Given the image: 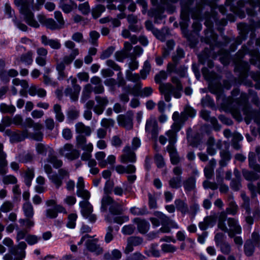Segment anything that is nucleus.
I'll list each match as a JSON object with an SVG mask.
<instances>
[{
    "label": "nucleus",
    "instance_id": "f257e3e1",
    "mask_svg": "<svg viewBox=\"0 0 260 260\" xmlns=\"http://www.w3.org/2000/svg\"><path fill=\"white\" fill-rule=\"evenodd\" d=\"M226 106L230 110L233 116L238 121L242 119L241 112L245 115V120L248 124L253 119L258 125L260 123L259 112L251 109L247 105L245 96L241 95L240 99L234 100L233 98L228 99Z\"/></svg>",
    "mask_w": 260,
    "mask_h": 260
},
{
    "label": "nucleus",
    "instance_id": "f03ea898",
    "mask_svg": "<svg viewBox=\"0 0 260 260\" xmlns=\"http://www.w3.org/2000/svg\"><path fill=\"white\" fill-rule=\"evenodd\" d=\"M167 78V73L165 71H161L156 75L155 81L157 83H160L159 90L164 96L165 101L169 102L171 99V95L176 99H179L181 96L182 86L179 79L175 77L172 78V82L174 85L169 83H161L162 81L166 80Z\"/></svg>",
    "mask_w": 260,
    "mask_h": 260
},
{
    "label": "nucleus",
    "instance_id": "7ed1b4c3",
    "mask_svg": "<svg viewBox=\"0 0 260 260\" xmlns=\"http://www.w3.org/2000/svg\"><path fill=\"white\" fill-rule=\"evenodd\" d=\"M108 183L109 181H107L104 188V195L101 201L100 210L102 212H107L108 210L111 215H120L123 211L122 204L115 201L109 196L111 190L108 187Z\"/></svg>",
    "mask_w": 260,
    "mask_h": 260
},
{
    "label": "nucleus",
    "instance_id": "20e7f679",
    "mask_svg": "<svg viewBox=\"0 0 260 260\" xmlns=\"http://www.w3.org/2000/svg\"><path fill=\"white\" fill-rule=\"evenodd\" d=\"M33 2L34 0H14L15 4L20 7V13L26 22L30 26L38 28L39 24L34 19V14L29 10V7Z\"/></svg>",
    "mask_w": 260,
    "mask_h": 260
},
{
    "label": "nucleus",
    "instance_id": "39448f33",
    "mask_svg": "<svg viewBox=\"0 0 260 260\" xmlns=\"http://www.w3.org/2000/svg\"><path fill=\"white\" fill-rule=\"evenodd\" d=\"M132 144V148L129 146H126L123 149V154L120 156V161L121 162L126 163L127 161L134 162L136 161V154L134 151L140 146V140L138 138H134L133 139Z\"/></svg>",
    "mask_w": 260,
    "mask_h": 260
},
{
    "label": "nucleus",
    "instance_id": "423d86ee",
    "mask_svg": "<svg viewBox=\"0 0 260 260\" xmlns=\"http://www.w3.org/2000/svg\"><path fill=\"white\" fill-rule=\"evenodd\" d=\"M79 53L78 49H74L72 50L69 55L64 56L61 61L57 62L56 69L58 72L59 79H63L67 76V74L65 71V65L71 64Z\"/></svg>",
    "mask_w": 260,
    "mask_h": 260
},
{
    "label": "nucleus",
    "instance_id": "0eeeda50",
    "mask_svg": "<svg viewBox=\"0 0 260 260\" xmlns=\"http://www.w3.org/2000/svg\"><path fill=\"white\" fill-rule=\"evenodd\" d=\"M82 216L90 222H94L96 220V215L92 213L93 206L88 201H82L79 203Z\"/></svg>",
    "mask_w": 260,
    "mask_h": 260
},
{
    "label": "nucleus",
    "instance_id": "6e6552de",
    "mask_svg": "<svg viewBox=\"0 0 260 260\" xmlns=\"http://www.w3.org/2000/svg\"><path fill=\"white\" fill-rule=\"evenodd\" d=\"M59 154L70 160H74L78 158L80 155V152L74 148L71 144H66L63 147L58 149Z\"/></svg>",
    "mask_w": 260,
    "mask_h": 260
},
{
    "label": "nucleus",
    "instance_id": "1a4fd4ad",
    "mask_svg": "<svg viewBox=\"0 0 260 260\" xmlns=\"http://www.w3.org/2000/svg\"><path fill=\"white\" fill-rule=\"evenodd\" d=\"M58 175L54 174L48 176L49 179L57 188L62 185L63 178H69L70 175L69 170L65 168L60 169L58 170Z\"/></svg>",
    "mask_w": 260,
    "mask_h": 260
},
{
    "label": "nucleus",
    "instance_id": "9d476101",
    "mask_svg": "<svg viewBox=\"0 0 260 260\" xmlns=\"http://www.w3.org/2000/svg\"><path fill=\"white\" fill-rule=\"evenodd\" d=\"M228 225V231L225 233L228 234L230 238L234 237L236 234H240L242 233V228L239 225L238 221L235 218L229 217L227 219Z\"/></svg>",
    "mask_w": 260,
    "mask_h": 260
},
{
    "label": "nucleus",
    "instance_id": "9b49d317",
    "mask_svg": "<svg viewBox=\"0 0 260 260\" xmlns=\"http://www.w3.org/2000/svg\"><path fill=\"white\" fill-rule=\"evenodd\" d=\"M69 80L71 81L73 88H68L65 90L66 94L69 96L72 101L77 100L78 95L81 90V87L76 84L77 79L72 77H70Z\"/></svg>",
    "mask_w": 260,
    "mask_h": 260
},
{
    "label": "nucleus",
    "instance_id": "f8f14e48",
    "mask_svg": "<svg viewBox=\"0 0 260 260\" xmlns=\"http://www.w3.org/2000/svg\"><path fill=\"white\" fill-rule=\"evenodd\" d=\"M133 114L131 112H128L125 115H119L117 120L119 125L124 127L126 129H131L133 127Z\"/></svg>",
    "mask_w": 260,
    "mask_h": 260
},
{
    "label": "nucleus",
    "instance_id": "ddd939ff",
    "mask_svg": "<svg viewBox=\"0 0 260 260\" xmlns=\"http://www.w3.org/2000/svg\"><path fill=\"white\" fill-rule=\"evenodd\" d=\"M95 100L96 105L93 108V111L98 115H101L109 103L108 99L106 96L97 95L95 97Z\"/></svg>",
    "mask_w": 260,
    "mask_h": 260
},
{
    "label": "nucleus",
    "instance_id": "4468645a",
    "mask_svg": "<svg viewBox=\"0 0 260 260\" xmlns=\"http://www.w3.org/2000/svg\"><path fill=\"white\" fill-rule=\"evenodd\" d=\"M97 239H90L89 238L85 241V245L88 250L98 255L103 253V249L99 245L97 244Z\"/></svg>",
    "mask_w": 260,
    "mask_h": 260
},
{
    "label": "nucleus",
    "instance_id": "2eb2a0df",
    "mask_svg": "<svg viewBox=\"0 0 260 260\" xmlns=\"http://www.w3.org/2000/svg\"><path fill=\"white\" fill-rule=\"evenodd\" d=\"M145 130L147 132L151 134L153 138H155L157 135L158 128L157 121L154 117H150L146 121Z\"/></svg>",
    "mask_w": 260,
    "mask_h": 260
},
{
    "label": "nucleus",
    "instance_id": "dca6fc26",
    "mask_svg": "<svg viewBox=\"0 0 260 260\" xmlns=\"http://www.w3.org/2000/svg\"><path fill=\"white\" fill-rule=\"evenodd\" d=\"M38 19L41 24L49 29L52 30L60 29L57 23L52 18H47L43 15H39Z\"/></svg>",
    "mask_w": 260,
    "mask_h": 260
},
{
    "label": "nucleus",
    "instance_id": "f3484780",
    "mask_svg": "<svg viewBox=\"0 0 260 260\" xmlns=\"http://www.w3.org/2000/svg\"><path fill=\"white\" fill-rule=\"evenodd\" d=\"M26 247V243L24 242H21L17 247H14L11 250V253L16 257L14 260H22V258L25 257L24 250Z\"/></svg>",
    "mask_w": 260,
    "mask_h": 260
},
{
    "label": "nucleus",
    "instance_id": "a211bd4d",
    "mask_svg": "<svg viewBox=\"0 0 260 260\" xmlns=\"http://www.w3.org/2000/svg\"><path fill=\"white\" fill-rule=\"evenodd\" d=\"M207 152L211 155H214L216 152V149H220L221 146V141H218L215 142V140L213 137H210L207 143Z\"/></svg>",
    "mask_w": 260,
    "mask_h": 260
},
{
    "label": "nucleus",
    "instance_id": "6ab92c4d",
    "mask_svg": "<svg viewBox=\"0 0 260 260\" xmlns=\"http://www.w3.org/2000/svg\"><path fill=\"white\" fill-rule=\"evenodd\" d=\"M259 148L256 149L255 152H250L248 155L249 167L256 172H259V166L256 163L257 158L259 159Z\"/></svg>",
    "mask_w": 260,
    "mask_h": 260
},
{
    "label": "nucleus",
    "instance_id": "aec40b11",
    "mask_svg": "<svg viewBox=\"0 0 260 260\" xmlns=\"http://www.w3.org/2000/svg\"><path fill=\"white\" fill-rule=\"evenodd\" d=\"M216 221V216L215 215L207 216L204 220L199 223V227L201 230H205L208 228L213 227Z\"/></svg>",
    "mask_w": 260,
    "mask_h": 260
},
{
    "label": "nucleus",
    "instance_id": "412c9836",
    "mask_svg": "<svg viewBox=\"0 0 260 260\" xmlns=\"http://www.w3.org/2000/svg\"><path fill=\"white\" fill-rule=\"evenodd\" d=\"M38 56L36 58V63L41 67H44L46 64V56L48 51L43 47L37 49Z\"/></svg>",
    "mask_w": 260,
    "mask_h": 260
},
{
    "label": "nucleus",
    "instance_id": "4be33fe9",
    "mask_svg": "<svg viewBox=\"0 0 260 260\" xmlns=\"http://www.w3.org/2000/svg\"><path fill=\"white\" fill-rule=\"evenodd\" d=\"M180 126L177 123L173 124L171 129L166 133V136L168 138L169 143L175 144L177 141V133L180 129Z\"/></svg>",
    "mask_w": 260,
    "mask_h": 260
},
{
    "label": "nucleus",
    "instance_id": "5701e85b",
    "mask_svg": "<svg viewBox=\"0 0 260 260\" xmlns=\"http://www.w3.org/2000/svg\"><path fill=\"white\" fill-rule=\"evenodd\" d=\"M158 218L161 220V224H168L170 227L175 229H178L179 226L174 220H171L169 217L160 212H156L154 213Z\"/></svg>",
    "mask_w": 260,
    "mask_h": 260
},
{
    "label": "nucleus",
    "instance_id": "b1692460",
    "mask_svg": "<svg viewBox=\"0 0 260 260\" xmlns=\"http://www.w3.org/2000/svg\"><path fill=\"white\" fill-rule=\"evenodd\" d=\"M28 93L31 96L38 95L39 98H44L46 96V91L36 85H31L28 89Z\"/></svg>",
    "mask_w": 260,
    "mask_h": 260
},
{
    "label": "nucleus",
    "instance_id": "393cba45",
    "mask_svg": "<svg viewBox=\"0 0 260 260\" xmlns=\"http://www.w3.org/2000/svg\"><path fill=\"white\" fill-rule=\"evenodd\" d=\"M134 222L137 224V229L141 234L147 233L149 229V223L144 219H141L138 218L134 219Z\"/></svg>",
    "mask_w": 260,
    "mask_h": 260
},
{
    "label": "nucleus",
    "instance_id": "a878e982",
    "mask_svg": "<svg viewBox=\"0 0 260 260\" xmlns=\"http://www.w3.org/2000/svg\"><path fill=\"white\" fill-rule=\"evenodd\" d=\"M41 42L45 45H49L54 49H59L61 47V44L58 40L49 39L46 36L41 37Z\"/></svg>",
    "mask_w": 260,
    "mask_h": 260
},
{
    "label": "nucleus",
    "instance_id": "bb28decb",
    "mask_svg": "<svg viewBox=\"0 0 260 260\" xmlns=\"http://www.w3.org/2000/svg\"><path fill=\"white\" fill-rule=\"evenodd\" d=\"M216 165V160L212 159L204 169V174L208 179H211L214 174V170Z\"/></svg>",
    "mask_w": 260,
    "mask_h": 260
},
{
    "label": "nucleus",
    "instance_id": "cd10ccee",
    "mask_svg": "<svg viewBox=\"0 0 260 260\" xmlns=\"http://www.w3.org/2000/svg\"><path fill=\"white\" fill-rule=\"evenodd\" d=\"M75 130L77 133L83 134L86 136H89L91 133V128L88 126H86L81 122L76 124Z\"/></svg>",
    "mask_w": 260,
    "mask_h": 260
},
{
    "label": "nucleus",
    "instance_id": "c85d7f7f",
    "mask_svg": "<svg viewBox=\"0 0 260 260\" xmlns=\"http://www.w3.org/2000/svg\"><path fill=\"white\" fill-rule=\"evenodd\" d=\"M201 117L206 120H208L210 119V121L213 125L214 128L216 131H218L220 129V126L218 124V122L217 119L214 118H210L209 117V113L208 111L206 110H202L201 112Z\"/></svg>",
    "mask_w": 260,
    "mask_h": 260
},
{
    "label": "nucleus",
    "instance_id": "c756f323",
    "mask_svg": "<svg viewBox=\"0 0 260 260\" xmlns=\"http://www.w3.org/2000/svg\"><path fill=\"white\" fill-rule=\"evenodd\" d=\"M238 210V206L233 199L232 196L229 198L228 207L226 209L227 214L235 215Z\"/></svg>",
    "mask_w": 260,
    "mask_h": 260
},
{
    "label": "nucleus",
    "instance_id": "7c9ffc66",
    "mask_svg": "<svg viewBox=\"0 0 260 260\" xmlns=\"http://www.w3.org/2000/svg\"><path fill=\"white\" fill-rule=\"evenodd\" d=\"M77 7L76 4L73 1H70L69 3L60 2L59 5V8L65 13H70L74 9H76Z\"/></svg>",
    "mask_w": 260,
    "mask_h": 260
},
{
    "label": "nucleus",
    "instance_id": "2f4dec72",
    "mask_svg": "<svg viewBox=\"0 0 260 260\" xmlns=\"http://www.w3.org/2000/svg\"><path fill=\"white\" fill-rule=\"evenodd\" d=\"M174 203L177 210L179 211L182 214L184 215L188 213V205L184 201L177 199L175 201Z\"/></svg>",
    "mask_w": 260,
    "mask_h": 260
},
{
    "label": "nucleus",
    "instance_id": "473e14b6",
    "mask_svg": "<svg viewBox=\"0 0 260 260\" xmlns=\"http://www.w3.org/2000/svg\"><path fill=\"white\" fill-rule=\"evenodd\" d=\"M67 119L70 121L77 119L80 115V111L76 107H70L67 112Z\"/></svg>",
    "mask_w": 260,
    "mask_h": 260
},
{
    "label": "nucleus",
    "instance_id": "72a5a7b5",
    "mask_svg": "<svg viewBox=\"0 0 260 260\" xmlns=\"http://www.w3.org/2000/svg\"><path fill=\"white\" fill-rule=\"evenodd\" d=\"M23 211L26 217L32 218L34 214V209L30 202H26L22 207Z\"/></svg>",
    "mask_w": 260,
    "mask_h": 260
},
{
    "label": "nucleus",
    "instance_id": "f704fd0d",
    "mask_svg": "<svg viewBox=\"0 0 260 260\" xmlns=\"http://www.w3.org/2000/svg\"><path fill=\"white\" fill-rule=\"evenodd\" d=\"M158 244L156 243L152 244L149 249L145 252V253L148 256H153L155 257H158L160 256V252L157 249Z\"/></svg>",
    "mask_w": 260,
    "mask_h": 260
},
{
    "label": "nucleus",
    "instance_id": "c9c22d12",
    "mask_svg": "<svg viewBox=\"0 0 260 260\" xmlns=\"http://www.w3.org/2000/svg\"><path fill=\"white\" fill-rule=\"evenodd\" d=\"M227 217L224 212H221L219 216L217 223L218 228L224 232L228 231V227L226 226L225 221L227 220Z\"/></svg>",
    "mask_w": 260,
    "mask_h": 260
},
{
    "label": "nucleus",
    "instance_id": "e433bc0d",
    "mask_svg": "<svg viewBox=\"0 0 260 260\" xmlns=\"http://www.w3.org/2000/svg\"><path fill=\"white\" fill-rule=\"evenodd\" d=\"M53 111L55 114V119L59 122H62L65 117L62 112L61 106L58 104H55L53 106Z\"/></svg>",
    "mask_w": 260,
    "mask_h": 260
},
{
    "label": "nucleus",
    "instance_id": "4c0bfd02",
    "mask_svg": "<svg viewBox=\"0 0 260 260\" xmlns=\"http://www.w3.org/2000/svg\"><path fill=\"white\" fill-rule=\"evenodd\" d=\"M169 184L171 188L178 189L182 186L181 176L173 177L169 181Z\"/></svg>",
    "mask_w": 260,
    "mask_h": 260
},
{
    "label": "nucleus",
    "instance_id": "58836bf2",
    "mask_svg": "<svg viewBox=\"0 0 260 260\" xmlns=\"http://www.w3.org/2000/svg\"><path fill=\"white\" fill-rule=\"evenodd\" d=\"M92 90L93 88L91 84H87L85 85L82 91L81 101L83 102H84L85 101H86L90 97V93Z\"/></svg>",
    "mask_w": 260,
    "mask_h": 260
},
{
    "label": "nucleus",
    "instance_id": "ea45409f",
    "mask_svg": "<svg viewBox=\"0 0 260 260\" xmlns=\"http://www.w3.org/2000/svg\"><path fill=\"white\" fill-rule=\"evenodd\" d=\"M106 220L108 222H116L117 223L121 224L123 222L128 220V217L127 216H117L114 218L112 219L110 215H107L105 217Z\"/></svg>",
    "mask_w": 260,
    "mask_h": 260
},
{
    "label": "nucleus",
    "instance_id": "a19ab883",
    "mask_svg": "<svg viewBox=\"0 0 260 260\" xmlns=\"http://www.w3.org/2000/svg\"><path fill=\"white\" fill-rule=\"evenodd\" d=\"M95 157L98 161L99 165L102 168H105L107 165V160L105 159L106 153L103 151H99L95 154Z\"/></svg>",
    "mask_w": 260,
    "mask_h": 260
},
{
    "label": "nucleus",
    "instance_id": "79ce46f5",
    "mask_svg": "<svg viewBox=\"0 0 260 260\" xmlns=\"http://www.w3.org/2000/svg\"><path fill=\"white\" fill-rule=\"evenodd\" d=\"M33 52L29 51L27 53L23 54L20 57V60L27 65H30L33 62Z\"/></svg>",
    "mask_w": 260,
    "mask_h": 260
},
{
    "label": "nucleus",
    "instance_id": "37998d69",
    "mask_svg": "<svg viewBox=\"0 0 260 260\" xmlns=\"http://www.w3.org/2000/svg\"><path fill=\"white\" fill-rule=\"evenodd\" d=\"M220 157L221 159L219 161V164L221 167H224L231 159L230 152L226 150H222L220 152Z\"/></svg>",
    "mask_w": 260,
    "mask_h": 260
},
{
    "label": "nucleus",
    "instance_id": "c03bdc74",
    "mask_svg": "<svg viewBox=\"0 0 260 260\" xmlns=\"http://www.w3.org/2000/svg\"><path fill=\"white\" fill-rule=\"evenodd\" d=\"M35 176L34 170L32 169H28L24 175V182L26 185L29 186L31 184V180Z\"/></svg>",
    "mask_w": 260,
    "mask_h": 260
},
{
    "label": "nucleus",
    "instance_id": "a18cd8bd",
    "mask_svg": "<svg viewBox=\"0 0 260 260\" xmlns=\"http://www.w3.org/2000/svg\"><path fill=\"white\" fill-rule=\"evenodd\" d=\"M172 118L174 121V123L173 124L177 123L179 126L181 127V123H183L185 121V118H184V113H181V115L178 112H175L172 116Z\"/></svg>",
    "mask_w": 260,
    "mask_h": 260
},
{
    "label": "nucleus",
    "instance_id": "49530a36",
    "mask_svg": "<svg viewBox=\"0 0 260 260\" xmlns=\"http://www.w3.org/2000/svg\"><path fill=\"white\" fill-rule=\"evenodd\" d=\"M16 108L13 105H8L5 103L0 105V111L2 113H9L13 114L15 112Z\"/></svg>",
    "mask_w": 260,
    "mask_h": 260
},
{
    "label": "nucleus",
    "instance_id": "de8ad7c7",
    "mask_svg": "<svg viewBox=\"0 0 260 260\" xmlns=\"http://www.w3.org/2000/svg\"><path fill=\"white\" fill-rule=\"evenodd\" d=\"M151 69V66L149 62L145 61L143 69L140 72L141 77L143 79H146L147 76L149 74Z\"/></svg>",
    "mask_w": 260,
    "mask_h": 260
},
{
    "label": "nucleus",
    "instance_id": "09e8293b",
    "mask_svg": "<svg viewBox=\"0 0 260 260\" xmlns=\"http://www.w3.org/2000/svg\"><path fill=\"white\" fill-rule=\"evenodd\" d=\"M77 219V215L75 213H72L68 216V220L67 226L70 229H74L76 226V221Z\"/></svg>",
    "mask_w": 260,
    "mask_h": 260
},
{
    "label": "nucleus",
    "instance_id": "8fccbe9b",
    "mask_svg": "<svg viewBox=\"0 0 260 260\" xmlns=\"http://www.w3.org/2000/svg\"><path fill=\"white\" fill-rule=\"evenodd\" d=\"M243 175L246 180L250 181L255 180L258 178V175L253 171H243Z\"/></svg>",
    "mask_w": 260,
    "mask_h": 260
},
{
    "label": "nucleus",
    "instance_id": "3c124183",
    "mask_svg": "<svg viewBox=\"0 0 260 260\" xmlns=\"http://www.w3.org/2000/svg\"><path fill=\"white\" fill-rule=\"evenodd\" d=\"M254 251V246L251 241H247L244 245V252L246 255L251 256Z\"/></svg>",
    "mask_w": 260,
    "mask_h": 260
},
{
    "label": "nucleus",
    "instance_id": "603ef678",
    "mask_svg": "<svg viewBox=\"0 0 260 260\" xmlns=\"http://www.w3.org/2000/svg\"><path fill=\"white\" fill-rule=\"evenodd\" d=\"M4 146L0 143V167H5L7 166L8 162L6 160V154L3 151Z\"/></svg>",
    "mask_w": 260,
    "mask_h": 260
},
{
    "label": "nucleus",
    "instance_id": "864d4df0",
    "mask_svg": "<svg viewBox=\"0 0 260 260\" xmlns=\"http://www.w3.org/2000/svg\"><path fill=\"white\" fill-rule=\"evenodd\" d=\"M48 161L51 163L55 168H58L62 166V160L58 159L56 156H49Z\"/></svg>",
    "mask_w": 260,
    "mask_h": 260
},
{
    "label": "nucleus",
    "instance_id": "5fc2aeb1",
    "mask_svg": "<svg viewBox=\"0 0 260 260\" xmlns=\"http://www.w3.org/2000/svg\"><path fill=\"white\" fill-rule=\"evenodd\" d=\"M54 18L57 21V24L60 28L64 27L65 24V21L63 19L61 13L59 11H56L54 12Z\"/></svg>",
    "mask_w": 260,
    "mask_h": 260
},
{
    "label": "nucleus",
    "instance_id": "6e6d98bb",
    "mask_svg": "<svg viewBox=\"0 0 260 260\" xmlns=\"http://www.w3.org/2000/svg\"><path fill=\"white\" fill-rule=\"evenodd\" d=\"M12 83L14 86H20L22 88L27 89L28 88V83L26 80H20L18 78H15L13 80Z\"/></svg>",
    "mask_w": 260,
    "mask_h": 260
},
{
    "label": "nucleus",
    "instance_id": "4d7b16f0",
    "mask_svg": "<svg viewBox=\"0 0 260 260\" xmlns=\"http://www.w3.org/2000/svg\"><path fill=\"white\" fill-rule=\"evenodd\" d=\"M131 212L134 215H141L147 213L148 211L146 207L144 208H137L134 207L131 208Z\"/></svg>",
    "mask_w": 260,
    "mask_h": 260
},
{
    "label": "nucleus",
    "instance_id": "13d9d810",
    "mask_svg": "<svg viewBox=\"0 0 260 260\" xmlns=\"http://www.w3.org/2000/svg\"><path fill=\"white\" fill-rule=\"evenodd\" d=\"M105 10V8L103 6L98 5L92 9V14L94 18H97L99 17L101 14Z\"/></svg>",
    "mask_w": 260,
    "mask_h": 260
},
{
    "label": "nucleus",
    "instance_id": "bf43d9fd",
    "mask_svg": "<svg viewBox=\"0 0 260 260\" xmlns=\"http://www.w3.org/2000/svg\"><path fill=\"white\" fill-rule=\"evenodd\" d=\"M48 150H51L49 146H46L43 144H38L36 146V150L37 152L41 155H46Z\"/></svg>",
    "mask_w": 260,
    "mask_h": 260
},
{
    "label": "nucleus",
    "instance_id": "052dcab7",
    "mask_svg": "<svg viewBox=\"0 0 260 260\" xmlns=\"http://www.w3.org/2000/svg\"><path fill=\"white\" fill-rule=\"evenodd\" d=\"M33 158V155L31 153H27L18 157V160L20 162L22 163H27L32 160Z\"/></svg>",
    "mask_w": 260,
    "mask_h": 260
},
{
    "label": "nucleus",
    "instance_id": "680f3d73",
    "mask_svg": "<svg viewBox=\"0 0 260 260\" xmlns=\"http://www.w3.org/2000/svg\"><path fill=\"white\" fill-rule=\"evenodd\" d=\"M135 230V226L132 224L124 225L121 229V232L125 235H132Z\"/></svg>",
    "mask_w": 260,
    "mask_h": 260
},
{
    "label": "nucleus",
    "instance_id": "e2e57ef3",
    "mask_svg": "<svg viewBox=\"0 0 260 260\" xmlns=\"http://www.w3.org/2000/svg\"><path fill=\"white\" fill-rule=\"evenodd\" d=\"M77 194L78 197L83 198L84 200V201H88L90 197V192L85 189L77 190Z\"/></svg>",
    "mask_w": 260,
    "mask_h": 260
},
{
    "label": "nucleus",
    "instance_id": "0e129e2a",
    "mask_svg": "<svg viewBox=\"0 0 260 260\" xmlns=\"http://www.w3.org/2000/svg\"><path fill=\"white\" fill-rule=\"evenodd\" d=\"M174 45V42L172 40L168 41L167 42V47L164 49L163 51L164 57H166L170 54V51L173 49Z\"/></svg>",
    "mask_w": 260,
    "mask_h": 260
},
{
    "label": "nucleus",
    "instance_id": "69168bd1",
    "mask_svg": "<svg viewBox=\"0 0 260 260\" xmlns=\"http://www.w3.org/2000/svg\"><path fill=\"white\" fill-rule=\"evenodd\" d=\"M3 182L5 184H15L17 183V180L14 176L9 175L3 177Z\"/></svg>",
    "mask_w": 260,
    "mask_h": 260
},
{
    "label": "nucleus",
    "instance_id": "338daca9",
    "mask_svg": "<svg viewBox=\"0 0 260 260\" xmlns=\"http://www.w3.org/2000/svg\"><path fill=\"white\" fill-rule=\"evenodd\" d=\"M161 249L162 252L165 253L174 252L176 250V248L168 244H163L161 245Z\"/></svg>",
    "mask_w": 260,
    "mask_h": 260
},
{
    "label": "nucleus",
    "instance_id": "774afa93",
    "mask_svg": "<svg viewBox=\"0 0 260 260\" xmlns=\"http://www.w3.org/2000/svg\"><path fill=\"white\" fill-rule=\"evenodd\" d=\"M115 121L112 119L103 118L101 122L102 126L106 128L113 126Z\"/></svg>",
    "mask_w": 260,
    "mask_h": 260
}]
</instances>
